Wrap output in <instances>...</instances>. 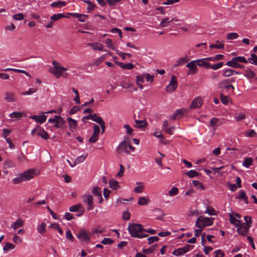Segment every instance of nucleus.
Instances as JSON below:
<instances>
[{
    "label": "nucleus",
    "mask_w": 257,
    "mask_h": 257,
    "mask_svg": "<svg viewBox=\"0 0 257 257\" xmlns=\"http://www.w3.org/2000/svg\"><path fill=\"white\" fill-rule=\"evenodd\" d=\"M39 174V171L35 169H29L22 173H20L17 175V177L12 179V182L14 184H18L23 182L30 180L33 178L35 176Z\"/></svg>",
    "instance_id": "nucleus-1"
},
{
    "label": "nucleus",
    "mask_w": 257,
    "mask_h": 257,
    "mask_svg": "<svg viewBox=\"0 0 257 257\" xmlns=\"http://www.w3.org/2000/svg\"><path fill=\"white\" fill-rule=\"evenodd\" d=\"M127 229L132 236L134 237L142 238L148 236V234L144 233V231H146V229H144L140 224H130Z\"/></svg>",
    "instance_id": "nucleus-2"
},
{
    "label": "nucleus",
    "mask_w": 257,
    "mask_h": 257,
    "mask_svg": "<svg viewBox=\"0 0 257 257\" xmlns=\"http://www.w3.org/2000/svg\"><path fill=\"white\" fill-rule=\"evenodd\" d=\"M52 64L54 67L50 68L49 70L57 78H59L61 76H63L64 78L67 77L68 73L65 72L68 70L67 68L60 66L59 63L55 60L53 61Z\"/></svg>",
    "instance_id": "nucleus-3"
},
{
    "label": "nucleus",
    "mask_w": 257,
    "mask_h": 257,
    "mask_svg": "<svg viewBox=\"0 0 257 257\" xmlns=\"http://www.w3.org/2000/svg\"><path fill=\"white\" fill-rule=\"evenodd\" d=\"M213 224V220L211 218L200 216L196 221V226L198 228L203 229L205 227Z\"/></svg>",
    "instance_id": "nucleus-4"
},
{
    "label": "nucleus",
    "mask_w": 257,
    "mask_h": 257,
    "mask_svg": "<svg viewBox=\"0 0 257 257\" xmlns=\"http://www.w3.org/2000/svg\"><path fill=\"white\" fill-rule=\"evenodd\" d=\"M48 122L54 123V126L57 128H63L66 125V121L64 118L60 115H55L53 118H49Z\"/></svg>",
    "instance_id": "nucleus-5"
},
{
    "label": "nucleus",
    "mask_w": 257,
    "mask_h": 257,
    "mask_svg": "<svg viewBox=\"0 0 257 257\" xmlns=\"http://www.w3.org/2000/svg\"><path fill=\"white\" fill-rule=\"evenodd\" d=\"M90 233L84 229H81L77 234V237L80 241L89 242L90 241Z\"/></svg>",
    "instance_id": "nucleus-6"
},
{
    "label": "nucleus",
    "mask_w": 257,
    "mask_h": 257,
    "mask_svg": "<svg viewBox=\"0 0 257 257\" xmlns=\"http://www.w3.org/2000/svg\"><path fill=\"white\" fill-rule=\"evenodd\" d=\"M82 200L84 203H86L88 205L87 207L88 210H91L94 208L93 198L90 194H86L83 195L82 196Z\"/></svg>",
    "instance_id": "nucleus-7"
},
{
    "label": "nucleus",
    "mask_w": 257,
    "mask_h": 257,
    "mask_svg": "<svg viewBox=\"0 0 257 257\" xmlns=\"http://www.w3.org/2000/svg\"><path fill=\"white\" fill-rule=\"evenodd\" d=\"M143 81H136V85L135 86L134 85H132L130 83H127L126 81H121L120 84H119L122 88H130L131 91L132 89H134L135 90H137V86H138L141 89L143 88V85L141 83V82H143Z\"/></svg>",
    "instance_id": "nucleus-8"
},
{
    "label": "nucleus",
    "mask_w": 257,
    "mask_h": 257,
    "mask_svg": "<svg viewBox=\"0 0 257 257\" xmlns=\"http://www.w3.org/2000/svg\"><path fill=\"white\" fill-rule=\"evenodd\" d=\"M239 227L237 229L238 233L243 236H245L248 232L250 228L249 225H246V223H241L238 224Z\"/></svg>",
    "instance_id": "nucleus-9"
},
{
    "label": "nucleus",
    "mask_w": 257,
    "mask_h": 257,
    "mask_svg": "<svg viewBox=\"0 0 257 257\" xmlns=\"http://www.w3.org/2000/svg\"><path fill=\"white\" fill-rule=\"evenodd\" d=\"M186 67L188 68V70L187 72V75H194L197 72V67L196 61L195 60L191 61L188 63Z\"/></svg>",
    "instance_id": "nucleus-10"
},
{
    "label": "nucleus",
    "mask_w": 257,
    "mask_h": 257,
    "mask_svg": "<svg viewBox=\"0 0 257 257\" xmlns=\"http://www.w3.org/2000/svg\"><path fill=\"white\" fill-rule=\"evenodd\" d=\"M203 103V99L200 96L196 97L192 101L190 106V109L200 108Z\"/></svg>",
    "instance_id": "nucleus-11"
},
{
    "label": "nucleus",
    "mask_w": 257,
    "mask_h": 257,
    "mask_svg": "<svg viewBox=\"0 0 257 257\" xmlns=\"http://www.w3.org/2000/svg\"><path fill=\"white\" fill-rule=\"evenodd\" d=\"M134 119L135 124L134 125L135 127L137 128H144L147 126L148 123L146 121L144 117H143L142 119H139L137 118V114H135L134 115Z\"/></svg>",
    "instance_id": "nucleus-12"
},
{
    "label": "nucleus",
    "mask_w": 257,
    "mask_h": 257,
    "mask_svg": "<svg viewBox=\"0 0 257 257\" xmlns=\"http://www.w3.org/2000/svg\"><path fill=\"white\" fill-rule=\"evenodd\" d=\"M220 88L222 89L224 92L231 93L234 89L233 86L231 84H226L225 83H220L219 84Z\"/></svg>",
    "instance_id": "nucleus-13"
},
{
    "label": "nucleus",
    "mask_w": 257,
    "mask_h": 257,
    "mask_svg": "<svg viewBox=\"0 0 257 257\" xmlns=\"http://www.w3.org/2000/svg\"><path fill=\"white\" fill-rule=\"evenodd\" d=\"M137 80H144L146 79V80H153L154 79V76L153 75H151L149 73H143L142 75L137 76L136 77Z\"/></svg>",
    "instance_id": "nucleus-14"
},
{
    "label": "nucleus",
    "mask_w": 257,
    "mask_h": 257,
    "mask_svg": "<svg viewBox=\"0 0 257 257\" xmlns=\"http://www.w3.org/2000/svg\"><path fill=\"white\" fill-rule=\"evenodd\" d=\"M30 118L42 124L46 120L47 116L44 114H42L41 115H32L31 116Z\"/></svg>",
    "instance_id": "nucleus-15"
},
{
    "label": "nucleus",
    "mask_w": 257,
    "mask_h": 257,
    "mask_svg": "<svg viewBox=\"0 0 257 257\" xmlns=\"http://www.w3.org/2000/svg\"><path fill=\"white\" fill-rule=\"evenodd\" d=\"M5 100L9 102H13L16 101L14 93L12 92H5Z\"/></svg>",
    "instance_id": "nucleus-16"
},
{
    "label": "nucleus",
    "mask_w": 257,
    "mask_h": 257,
    "mask_svg": "<svg viewBox=\"0 0 257 257\" xmlns=\"http://www.w3.org/2000/svg\"><path fill=\"white\" fill-rule=\"evenodd\" d=\"M197 65L200 67H203L206 69H209L210 63L206 62L203 58L195 60Z\"/></svg>",
    "instance_id": "nucleus-17"
},
{
    "label": "nucleus",
    "mask_w": 257,
    "mask_h": 257,
    "mask_svg": "<svg viewBox=\"0 0 257 257\" xmlns=\"http://www.w3.org/2000/svg\"><path fill=\"white\" fill-rule=\"evenodd\" d=\"M115 63L117 65L119 66L121 68L125 70H130L134 67V65L130 63L124 64L122 62L118 61H115Z\"/></svg>",
    "instance_id": "nucleus-18"
},
{
    "label": "nucleus",
    "mask_w": 257,
    "mask_h": 257,
    "mask_svg": "<svg viewBox=\"0 0 257 257\" xmlns=\"http://www.w3.org/2000/svg\"><path fill=\"white\" fill-rule=\"evenodd\" d=\"M178 86L177 81H170V83L166 87V91L171 92L175 91Z\"/></svg>",
    "instance_id": "nucleus-19"
},
{
    "label": "nucleus",
    "mask_w": 257,
    "mask_h": 257,
    "mask_svg": "<svg viewBox=\"0 0 257 257\" xmlns=\"http://www.w3.org/2000/svg\"><path fill=\"white\" fill-rule=\"evenodd\" d=\"M37 135L45 140H48L49 138V136L47 132L40 126L39 127Z\"/></svg>",
    "instance_id": "nucleus-20"
},
{
    "label": "nucleus",
    "mask_w": 257,
    "mask_h": 257,
    "mask_svg": "<svg viewBox=\"0 0 257 257\" xmlns=\"http://www.w3.org/2000/svg\"><path fill=\"white\" fill-rule=\"evenodd\" d=\"M122 151H124L126 153H130V151L128 150V145L125 142L121 143L118 147V153H120Z\"/></svg>",
    "instance_id": "nucleus-21"
},
{
    "label": "nucleus",
    "mask_w": 257,
    "mask_h": 257,
    "mask_svg": "<svg viewBox=\"0 0 257 257\" xmlns=\"http://www.w3.org/2000/svg\"><path fill=\"white\" fill-rule=\"evenodd\" d=\"M226 65L234 68H241L243 67V65L238 64L236 61L233 60V58L230 61H228L226 63Z\"/></svg>",
    "instance_id": "nucleus-22"
},
{
    "label": "nucleus",
    "mask_w": 257,
    "mask_h": 257,
    "mask_svg": "<svg viewBox=\"0 0 257 257\" xmlns=\"http://www.w3.org/2000/svg\"><path fill=\"white\" fill-rule=\"evenodd\" d=\"M69 210L70 212H77L78 211H81L82 212L83 210V206L81 204L73 205L69 208Z\"/></svg>",
    "instance_id": "nucleus-23"
},
{
    "label": "nucleus",
    "mask_w": 257,
    "mask_h": 257,
    "mask_svg": "<svg viewBox=\"0 0 257 257\" xmlns=\"http://www.w3.org/2000/svg\"><path fill=\"white\" fill-rule=\"evenodd\" d=\"M24 225V221L21 219H18L16 222L11 224V227L13 228L15 230L17 228L22 227Z\"/></svg>",
    "instance_id": "nucleus-24"
},
{
    "label": "nucleus",
    "mask_w": 257,
    "mask_h": 257,
    "mask_svg": "<svg viewBox=\"0 0 257 257\" xmlns=\"http://www.w3.org/2000/svg\"><path fill=\"white\" fill-rule=\"evenodd\" d=\"M4 166L6 169L11 168L15 167L16 166V164L13 161L8 159L4 162Z\"/></svg>",
    "instance_id": "nucleus-25"
},
{
    "label": "nucleus",
    "mask_w": 257,
    "mask_h": 257,
    "mask_svg": "<svg viewBox=\"0 0 257 257\" xmlns=\"http://www.w3.org/2000/svg\"><path fill=\"white\" fill-rule=\"evenodd\" d=\"M150 202V200L146 197H140L138 201V204L140 205H147Z\"/></svg>",
    "instance_id": "nucleus-26"
},
{
    "label": "nucleus",
    "mask_w": 257,
    "mask_h": 257,
    "mask_svg": "<svg viewBox=\"0 0 257 257\" xmlns=\"http://www.w3.org/2000/svg\"><path fill=\"white\" fill-rule=\"evenodd\" d=\"M88 45L91 46L94 50H98L99 51H104L103 50V46L101 44L93 43L88 44Z\"/></svg>",
    "instance_id": "nucleus-27"
},
{
    "label": "nucleus",
    "mask_w": 257,
    "mask_h": 257,
    "mask_svg": "<svg viewBox=\"0 0 257 257\" xmlns=\"http://www.w3.org/2000/svg\"><path fill=\"white\" fill-rule=\"evenodd\" d=\"M66 2L63 1H58V2H55L52 3L50 6L52 8H61L62 7H64L66 6Z\"/></svg>",
    "instance_id": "nucleus-28"
},
{
    "label": "nucleus",
    "mask_w": 257,
    "mask_h": 257,
    "mask_svg": "<svg viewBox=\"0 0 257 257\" xmlns=\"http://www.w3.org/2000/svg\"><path fill=\"white\" fill-rule=\"evenodd\" d=\"M109 185L112 190H116L119 187L118 182L114 179L109 180Z\"/></svg>",
    "instance_id": "nucleus-29"
},
{
    "label": "nucleus",
    "mask_w": 257,
    "mask_h": 257,
    "mask_svg": "<svg viewBox=\"0 0 257 257\" xmlns=\"http://www.w3.org/2000/svg\"><path fill=\"white\" fill-rule=\"evenodd\" d=\"M209 47L211 49L213 48L223 49L224 48V44L221 42L217 41H216V44H211Z\"/></svg>",
    "instance_id": "nucleus-30"
},
{
    "label": "nucleus",
    "mask_w": 257,
    "mask_h": 257,
    "mask_svg": "<svg viewBox=\"0 0 257 257\" xmlns=\"http://www.w3.org/2000/svg\"><path fill=\"white\" fill-rule=\"evenodd\" d=\"M67 119L70 128H75L77 127V122L76 120L72 119L71 117H68Z\"/></svg>",
    "instance_id": "nucleus-31"
},
{
    "label": "nucleus",
    "mask_w": 257,
    "mask_h": 257,
    "mask_svg": "<svg viewBox=\"0 0 257 257\" xmlns=\"http://www.w3.org/2000/svg\"><path fill=\"white\" fill-rule=\"evenodd\" d=\"M238 72L234 70L228 69L225 70L223 73V75L225 77H229L235 74H237Z\"/></svg>",
    "instance_id": "nucleus-32"
},
{
    "label": "nucleus",
    "mask_w": 257,
    "mask_h": 257,
    "mask_svg": "<svg viewBox=\"0 0 257 257\" xmlns=\"http://www.w3.org/2000/svg\"><path fill=\"white\" fill-rule=\"evenodd\" d=\"M239 196L237 198L238 199L243 200L246 204H248L247 197L246 196L245 193L243 190H240L239 192Z\"/></svg>",
    "instance_id": "nucleus-33"
},
{
    "label": "nucleus",
    "mask_w": 257,
    "mask_h": 257,
    "mask_svg": "<svg viewBox=\"0 0 257 257\" xmlns=\"http://www.w3.org/2000/svg\"><path fill=\"white\" fill-rule=\"evenodd\" d=\"M66 17H67V16L63 15V14H55V15L52 16L50 17V19L52 21H56L61 18H66Z\"/></svg>",
    "instance_id": "nucleus-34"
},
{
    "label": "nucleus",
    "mask_w": 257,
    "mask_h": 257,
    "mask_svg": "<svg viewBox=\"0 0 257 257\" xmlns=\"http://www.w3.org/2000/svg\"><path fill=\"white\" fill-rule=\"evenodd\" d=\"M252 163V159L251 158H246L244 159L242 163V165L248 168L251 165Z\"/></svg>",
    "instance_id": "nucleus-35"
},
{
    "label": "nucleus",
    "mask_w": 257,
    "mask_h": 257,
    "mask_svg": "<svg viewBox=\"0 0 257 257\" xmlns=\"http://www.w3.org/2000/svg\"><path fill=\"white\" fill-rule=\"evenodd\" d=\"M171 22V19L170 20V19L168 17L163 18L161 22L160 23V26L161 27H166L167 26V24Z\"/></svg>",
    "instance_id": "nucleus-36"
},
{
    "label": "nucleus",
    "mask_w": 257,
    "mask_h": 257,
    "mask_svg": "<svg viewBox=\"0 0 257 257\" xmlns=\"http://www.w3.org/2000/svg\"><path fill=\"white\" fill-rule=\"evenodd\" d=\"M24 116V113L20 112H13L9 115V116L11 118H15L19 119L20 117Z\"/></svg>",
    "instance_id": "nucleus-37"
},
{
    "label": "nucleus",
    "mask_w": 257,
    "mask_h": 257,
    "mask_svg": "<svg viewBox=\"0 0 257 257\" xmlns=\"http://www.w3.org/2000/svg\"><path fill=\"white\" fill-rule=\"evenodd\" d=\"M248 62L252 64H254L255 65H257V56L254 54H251L250 58L248 59L247 60Z\"/></svg>",
    "instance_id": "nucleus-38"
},
{
    "label": "nucleus",
    "mask_w": 257,
    "mask_h": 257,
    "mask_svg": "<svg viewBox=\"0 0 257 257\" xmlns=\"http://www.w3.org/2000/svg\"><path fill=\"white\" fill-rule=\"evenodd\" d=\"M192 183L193 184L194 186L197 189H201V190H204L205 189V187H204V186L199 181L193 180V181H192Z\"/></svg>",
    "instance_id": "nucleus-39"
},
{
    "label": "nucleus",
    "mask_w": 257,
    "mask_h": 257,
    "mask_svg": "<svg viewBox=\"0 0 257 257\" xmlns=\"http://www.w3.org/2000/svg\"><path fill=\"white\" fill-rule=\"evenodd\" d=\"M46 224L45 222H42L38 226V231L40 234H43L46 231Z\"/></svg>",
    "instance_id": "nucleus-40"
},
{
    "label": "nucleus",
    "mask_w": 257,
    "mask_h": 257,
    "mask_svg": "<svg viewBox=\"0 0 257 257\" xmlns=\"http://www.w3.org/2000/svg\"><path fill=\"white\" fill-rule=\"evenodd\" d=\"M91 192L93 195L97 197L101 194V188L95 186L93 188Z\"/></svg>",
    "instance_id": "nucleus-41"
},
{
    "label": "nucleus",
    "mask_w": 257,
    "mask_h": 257,
    "mask_svg": "<svg viewBox=\"0 0 257 257\" xmlns=\"http://www.w3.org/2000/svg\"><path fill=\"white\" fill-rule=\"evenodd\" d=\"M115 51L116 54L120 56L123 60L125 59L124 55H127L128 57H131L132 56V54L127 53H123L119 51L118 49L115 48Z\"/></svg>",
    "instance_id": "nucleus-42"
},
{
    "label": "nucleus",
    "mask_w": 257,
    "mask_h": 257,
    "mask_svg": "<svg viewBox=\"0 0 257 257\" xmlns=\"http://www.w3.org/2000/svg\"><path fill=\"white\" fill-rule=\"evenodd\" d=\"M233 60L236 61L237 63H247L248 61L244 57L242 56H237L232 58Z\"/></svg>",
    "instance_id": "nucleus-43"
},
{
    "label": "nucleus",
    "mask_w": 257,
    "mask_h": 257,
    "mask_svg": "<svg viewBox=\"0 0 257 257\" xmlns=\"http://www.w3.org/2000/svg\"><path fill=\"white\" fill-rule=\"evenodd\" d=\"M87 155H85L84 156L82 155V156L78 157L77 158H76L74 161V165L78 164L80 163L83 162L86 159Z\"/></svg>",
    "instance_id": "nucleus-44"
},
{
    "label": "nucleus",
    "mask_w": 257,
    "mask_h": 257,
    "mask_svg": "<svg viewBox=\"0 0 257 257\" xmlns=\"http://www.w3.org/2000/svg\"><path fill=\"white\" fill-rule=\"evenodd\" d=\"M15 248V245L9 242H7L5 244V246L3 247L4 251L9 250L10 249H13Z\"/></svg>",
    "instance_id": "nucleus-45"
},
{
    "label": "nucleus",
    "mask_w": 257,
    "mask_h": 257,
    "mask_svg": "<svg viewBox=\"0 0 257 257\" xmlns=\"http://www.w3.org/2000/svg\"><path fill=\"white\" fill-rule=\"evenodd\" d=\"M219 119L217 117H213L210 120V124L214 130L216 129L217 123L218 122Z\"/></svg>",
    "instance_id": "nucleus-46"
},
{
    "label": "nucleus",
    "mask_w": 257,
    "mask_h": 257,
    "mask_svg": "<svg viewBox=\"0 0 257 257\" xmlns=\"http://www.w3.org/2000/svg\"><path fill=\"white\" fill-rule=\"evenodd\" d=\"M230 222L231 224L235 225L236 226H238L239 224H240V221L236 218H235L234 216H233L231 214H230Z\"/></svg>",
    "instance_id": "nucleus-47"
},
{
    "label": "nucleus",
    "mask_w": 257,
    "mask_h": 257,
    "mask_svg": "<svg viewBox=\"0 0 257 257\" xmlns=\"http://www.w3.org/2000/svg\"><path fill=\"white\" fill-rule=\"evenodd\" d=\"M172 254L176 256H180L182 254H185L183 252V249L182 247L178 248L176 249H175L173 252H172Z\"/></svg>",
    "instance_id": "nucleus-48"
},
{
    "label": "nucleus",
    "mask_w": 257,
    "mask_h": 257,
    "mask_svg": "<svg viewBox=\"0 0 257 257\" xmlns=\"http://www.w3.org/2000/svg\"><path fill=\"white\" fill-rule=\"evenodd\" d=\"M186 175L189 177V178H193L196 176H198L199 175V173L196 172L195 170H191L188 172L186 173Z\"/></svg>",
    "instance_id": "nucleus-49"
},
{
    "label": "nucleus",
    "mask_w": 257,
    "mask_h": 257,
    "mask_svg": "<svg viewBox=\"0 0 257 257\" xmlns=\"http://www.w3.org/2000/svg\"><path fill=\"white\" fill-rule=\"evenodd\" d=\"M239 37L238 35L236 33H229L227 35V39L228 40L236 39Z\"/></svg>",
    "instance_id": "nucleus-50"
},
{
    "label": "nucleus",
    "mask_w": 257,
    "mask_h": 257,
    "mask_svg": "<svg viewBox=\"0 0 257 257\" xmlns=\"http://www.w3.org/2000/svg\"><path fill=\"white\" fill-rule=\"evenodd\" d=\"M223 65V63L222 62H220L219 63H218L217 64L211 65L210 64V67L209 68H211L213 70H217L221 68Z\"/></svg>",
    "instance_id": "nucleus-51"
},
{
    "label": "nucleus",
    "mask_w": 257,
    "mask_h": 257,
    "mask_svg": "<svg viewBox=\"0 0 257 257\" xmlns=\"http://www.w3.org/2000/svg\"><path fill=\"white\" fill-rule=\"evenodd\" d=\"M105 43L108 48L112 50H115V47L113 46L112 40L110 39H107Z\"/></svg>",
    "instance_id": "nucleus-52"
},
{
    "label": "nucleus",
    "mask_w": 257,
    "mask_h": 257,
    "mask_svg": "<svg viewBox=\"0 0 257 257\" xmlns=\"http://www.w3.org/2000/svg\"><path fill=\"white\" fill-rule=\"evenodd\" d=\"M50 227L53 228L55 229L56 230H58L59 233L61 234H63V230L60 228V227L59 226V224L57 223H52L51 224Z\"/></svg>",
    "instance_id": "nucleus-53"
},
{
    "label": "nucleus",
    "mask_w": 257,
    "mask_h": 257,
    "mask_svg": "<svg viewBox=\"0 0 257 257\" xmlns=\"http://www.w3.org/2000/svg\"><path fill=\"white\" fill-rule=\"evenodd\" d=\"M178 191H179V190H178V188L174 187L171 189V190L169 191V195L170 196H173L176 195L178 194Z\"/></svg>",
    "instance_id": "nucleus-54"
},
{
    "label": "nucleus",
    "mask_w": 257,
    "mask_h": 257,
    "mask_svg": "<svg viewBox=\"0 0 257 257\" xmlns=\"http://www.w3.org/2000/svg\"><path fill=\"white\" fill-rule=\"evenodd\" d=\"M114 241L110 238H104L101 241V243L106 244H111L113 243Z\"/></svg>",
    "instance_id": "nucleus-55"
},
{
    "label": "nucleus",
    "mask_w": 257,
    "mask_h": 257,
    "mask_svg": "<svg viewBox=\"0 0 257 257\" xmlns=\"http://www.w3.org/2000/svg\"><path fill=\"white\" fill-rule=\"evenodd\" d=\"M93 121L98 123L99 125L102 124V123L105 122L101 117L97 116L96 115L93 117Z\"/></svg>",
    "instance_id": "nucleus-56"
},
{
    "label": "nucleus",
    "mask_w": 257,
    "mask_h": 257,
    "mask_svg": "<svg viewBox=\"0 0 257 257\" xmlns=\"http://www.w3.org/2000/svg\"><path fill=\"white\" fill-rule=\"evenodd\" d=\"M36 90H37L36 88H31L29 89V90L22 93V95H31L32 94H33V93L36 92Z\"/></svg>",
    "instance_id": "nucleus-57"
},
{
    "label": "nucleus",
    "mask_w": 257,
    "mask_h": 257,
    "mask_svg": "<svg viewBox=\"0 0 257 257\" xmlns=\"http://www.w3.org/2000/svg\"><path fill=\"white\" fill-rule=\"evenodd\" d=\"M13 241L15 243H19L22 242L23 239L21 237L18 236L16 234H14L13 237Z\"/></svg>",
    "instance_id": "nucleus-58"
},
{
    "label": "nucleus",
    "mask_w": 257,
    "mask_h": 257,
    "mask_svg": "<svg viewBox=\"0 0 257 257\" xmlns=\"http://www.w3.org/2000/svg\"><path fill=\"white\" fill-rule=\"evenodd\" d=\"M148 243L151 244L153 243L155 241H158L159 240V238L158 236H151L148 238Z\"/></svg>",
    "instance_id": "nucleus-59"
},
{
    "label": "nucleus",
    "mask_w": 257,
    "mask_h": 257,
    "mask_svg": "<svg viewBox=\"0 0 257 257\" xmlns=\"http://www.w3.org/2000/svg\"><path fill=\"white\" fill-rule=\"evenodd\" d=\"M214 257H223L225 255L224 253L221 249H217L214 252Z\"/></svg>",
    "instance_id": "nucleus-60"
},
{
    "label": "nucleus",
    "mask_w": 257,
    "mask_h": 257,
    "mask_svg": "<svg viewBox=\"0 0 257 257\" xmlns=\"http://www.w3.org/2000/svg\"><path fill=\"white\" fill-rule=\"evenodd\" d=\"M98 139V135L93 133L92 135L89 138V142L91 143H95Z\"/></svg>",
    "instance_id": "nucleus-61"
},
{
    "label": "nucleus",
    "mask_w": 257,
    "mask_h": 257,
    "mask_svg": "<svg viewBox=\"0 0 257 257\" xmlns=\"http://www.w3.org/2000/svg\"><path fill=\"white\" fill-rule=\"evenodd\" d=\"M256 135V133L253 130H250L246 132L245 136L248 137H253Z\"/></svg>",
    "instance_id": "nucleus-62"
},
{
    "label": "nucleus",
    "mask_w": 257,
    "mask_h": 257,
    "mask_svg": "<svg viewBox=\"0 0 257 257\" xmlns=\"http://www.w3.org/2000/svg\"><path fill=\"white\" fill-rule=\"evenodd\" d=\"M194 247V245L187 244L185 245L184 247H182V248L183 249L184 253H185L189 251L191 249H192Z\"/></svg>",
    "instance_id": "nucleus-63"
},
{
    "label": "nucleus",
    "mask_w": 257,
    "mask_h": 257,
    "mask_svg": "<svg viewBox=\"0 0 257 257\" xmlns=\"http://www.w3.org/2000/svg\"><path fill=\"white\" fill-rule=\"evenodd\" d=\"M194 247V245L187 244L185 245L184 247H182V248L183 249L184 253H185L189 251L191 249H192Z\"/></svg>",
    "instance_id": "nucleus-64"
}]
</instances>
